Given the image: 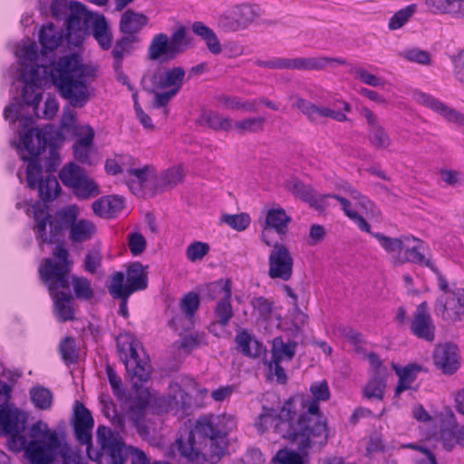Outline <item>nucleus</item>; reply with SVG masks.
I'll list each match as a JSON object with an SVG mask.
<instances>
[{
    "label": "nucleus",
    "mask_w": 464,
    "mask_h": 464,
    "mask_svg": "<svg viewBox=\"0 0 464 464\" xmlns=\"http://www.w3.org/2000/svg\"><path fill=\"white\" fill-rule=\"evenodd\" d=\"M60 132L53 125L30 128L16 145L20 159L26 162L25 180L30 189L38 192L39 200L32 207L35 221L34 231L40 246L55 244L64 247V232L77 220L79 209L75 205L58 209L51 217L47 203L53 202L62 189L53 175L61 163L57 140Z\"/></svg>",
    "instance_id": "f257e3e1"
},
{
    "label": "nucleus",
    "mask_w": 464,
    "mask_h": 464,
    "mask_svg": "<svg viewBox=\"0 0 464 464\" xmlns=\"http://www.w3.org/2000/svg\"><path fill=\"white\" fill-rule=\"evenodd\" d=\"M313 397L305 398L296 394L288 398L280 411L267 406L262 407L259 414L258 429L266 430L268 420L274 424L275 432L281 438L297 445L298 450L306 454L313 444L327 443L329 432L326 419L319 408L320 401L330 398L328 384L325 381L310 386Z\"/></svg>",
    "instance_id": "f03ea898"
},
{
    "label": "nucleus",
    "mask_w": 464,
    "mask_h": 464,
    "mask_svg": "<svg viewBox=\"0 0 464 464\" xmlns=\"http://www.w3.org/2000/svg\"><path fill=\"white\" fill-rule=\"evenodd\" d=\"M52 68L45 65L24 64L20 81L24 83V95L28 98V92H35L34 87H42L43 82L50 77L58 88L61 95L70 100L73 105L86 97L82 91L84 87L79 80L82 65L78 55L70 54L52 62Z\"/></svg>",
    "instance_id": "7ed1b4c3"
},
{
    "label": "nucleus",
    "mask_w": 464,
    "mask_h": 464,
    "mask_svg": "<svg viewBox=\"0 0 464 464\" xmlns=\"http://www.w3.org/2000/svg\"><path fill=\"white\" fill-rule=\"evenodd\" d=\"M53 258L44 259L39 266L40 278L47 284L53 299V312L60 322L74 319L70 272L72 263L66 248L57 246L52 252Z\"/></svg>",
    "instance_id": "20e7f679"
},
{
    "label": "nucleus",
    "mask_w": 464,
    "mask_h": 464,
    "mask_svg": "<svg viewBox=\"0 0 464 464\" xmlns=\"http://www.w3.org/2000/svg\"><path fill=\"white\" fill-rule=\"evenodd\" d=\"M226 434L219 428L218 419L214 416L199 417L193 429L188 430L185 436L181 435L176 440L177 449L179 454L188 461L198 460L199 448L196 445H203L209 440H217L218 436Z\"/></svg>",
    "instance_id": "39448f33"
},
{
    "label": "nucleus",
    "mask_w": 464,
    "mask_h": 464,
    "mask_svg": "<svg viewBox=\"0 0 464 464\" xmlns=\"http://www.w3.org/2000/svg\"><path fill=\"white\" fill-rule=\"evenodd\" d=\"M261 16L258 5L242 3L226 9L218 18V28L227 34L246 30Z\"/></svg>",
    "instance_id": "423d86ee"
},
{
    "label": "nucleus",
    "mask_w": 464,
    "mask_h": 464,
    "mask_svg": "<svg viewBox=\"0 0 464 464\" xmlns=\"http://www.w3.org/2000/svg\"><path fill=\"white\" fill-rule=\"evenodd\" d=\"M97 440L101 450L96 452L92 458L91 450L92 448V437L89 434V459L95 460L97 464H124L126 455L124 454V442L117 432H112L110 428L101 426L97 430Z\"/></svg>",
    "instance_id": "0eeeda50"
},
{
    "label": "nucleus",
    "mask_w": 464,
    "mask_h": 464,
    "mask_svg": "<svg viewBox=\"0 0 464 464\" xmlns=\"http://www.w3.org/2000/svg\"><path fill=\"white\" fill-rule=\"evenodd\" d=\"M26 417L17 408L2 406L0 409V435L9 436L7 448L13 452L25 451L28 443L23 432L25 430Z\"/></svg>",
    "instance_id": "6e6552de"
},
{
    "label": "nucleus",
    "mask_w": 464,
    "mask_h": 464,
    "mask_svg": "<svg viewBox=\"0 0 464 464\" xmlns=\"http://www.w3.org/2000/svg\"><path fill=\"white\" fill-rule=\"evenodd\" d=\"M186 78V71L181 66H174L165 70L157 69L149 77L151 86L145 85V78L142 79L141 83L143 89L147 92H155V89L174 91L179 93L181 90Z\"/></svg>",
    "instance_id": "1a4fd4ad"
},
{
    "label": "nucleus",
    "mask_w": 464,
    "mask_h": 464,
    "mask_svg": "<svg viewBox=\"0 0 464 464\" xmlns=\"http://www.w3.org/2000/svg\"><path fill=\"white\" fill-rule=\"evenodd\" d=\"M62 442L55 431L47 436V442L32 440L25 448V457L32 464H50L58 455Z\"/></svg>",
    "instance_id": "9d476101"
},
{
    "label": "nucleus",
    "mask_w": 464,
    "mask_h": 464,
    "mask_svg": "<svg viewBox=\"0 0 464 464\" xmlns=\"http://www.w3.org/2000/svg\"><path fill=\"white\" fill-rule=\"evenodd\" d=\"M294 258L285 245L275 243L268 257V276L288 281L293 276Z\"/></svg>",
    "instance_id": "9b49d317"
},
{
    "label": "nucleus",
    "mask_w": 464,
    "mask_h": 464,
    "mask_svg": "<svg viewBox=\"0 0 464 464\" xmlns=\"http://www.w3.org/2000/svg\"><path fill=\"white\" fill-rule=\"evenodd\" d=\"M119 276L121 277L120 286L122 291L126 292L127 295H131L136 291L144 290L148 286V277L144 271V267L138 261L131 263L127 267L126 285H124V273L121 271L113 273L110 276V280L107 285H114L116 283L117 277L119 278Z\"/></svg>",
    "instance_id": "f8f14e48"
},
{
    "label": "nucleus",
    "mask_w": 464,
    "mask_h": 464,
    "mask_svg": "<svg viewBox=\"0 0 464 464\" xmlns=\"http://www.w3.org/2000/svg\"><path fill=\"white\" fill-rule=\"evenodd\" d=\"M434 313L448 323L461 320L464 316V290L452 293L450 300L444 296L438 297L434 304Z\"/></svg>",
    "instance_id": "ddd939ff"
},
{
    "label": "nucleus",
    "mask_w": 464,
    "mask_h": 464,
    "mask_svg": "<svg viewBox=\"0 0 464 464\" xmlns=\"http://www.w3.org/2000/svg\"><path fill=\"white\" fill-rule=\"evenodd\" d=\"M411 332L419 339L432 343L435 340V325L429 312L428 303H420L413 314L411 322Z\"/></svg>",
    "instance_id": "4468645a"
},
{
    "label": "nucleus",
    "mask_w": 464,
    "mask_h": 464,
    "mask_svg": "<svg viewBox=\"0 0 464 464\" xmlns=\"http://www.w3.org/2000/svg\"><path fill=\"white\" fill-rule=\"evenodd\" d=\"M433 362L444 374L451 375L459 367L458 346L451 343L438 344L433 352Z\"/></svg>",
    "instance_id": "2eb2a0df"
},
{
    "label": "nucleus",
    "mask_w": 464,
    "mask_h": 464,
    "mask_svg": "<svg viewBox=\"0 0 464 464\" xmlns=\"http://www.w3.org/2000/svg\"><path fill=\"white\" fill-rule=\"evenodd\" d=\"M125 368L132 389L138 391L150 379L152 367L149 357L143 353L126 362Z\"/></svg>",
    "instance_id": "dca6fc26"
},
{
    "label": "nucleus",
    "mask_w": 464,
    "mask_h": 464,
    "mask_svg": "<svg viewBox=\"0 0 464 464\" xmlns=\"http://www.w3.org/2000/svg\"><path fill=\"white\" fill-rule=\"evenodd\" d=\"M414 97L419 103L437 112L447 121L459 126H464V113L448 106L444 102L425 92H416Z\"/></svg>",
    "instance_id": "f3484780"
},
{
    "label": "nucleus",
    "mask_w": 464,
    "mask_h": 464,
    "mask_svg": "<svg viewBox=\"0 0 464 464\" xmlns=\"http://www.w3.org/2000/svg\"><path fill=\"white\" fill-rule=\"evenodd\" d=\"M334 63L341 65L346 64V61L342 58H334L327 56L295 57L287 58L286 70L322 71L328 64Z\"/></svg>",
    "instance_id": "a211bd4d"
},
{
    "label": "nucleus",
    "mask_w": 464,
    "mask_h": 464,
    "mask_svg": "<svg viewBox=\"0 0 464 464\" xmlns=\"http://www.w3.org/2000/svg\"><path fill=\"white\" fill-rule=\"evenodd\" d=\"M89 28L102 50L111 47L112 33L104 14L89 10Z\"/></svg>",
    "instance_id": "6ab92c4d"
},
{
    "label": "nucleus",
    "mask_w": 464,
    "mask_h": 464,
    "mask_svg": "<svg viewBox=\"0 0 464 464\" xmlns=\"http://www.w3.org/2000/svg\"><path fill=\"white\" fill-rule=\"evenodd\" d=\"M125 207V199L121 196H102L92 204L93 213L105 219L114 218Z\"/></svg>",
    "instance_id": "aec40b11"
},
{
    "label": "nucleus",
    "mask_w": 464,
    "mask_h": 464,
    "mask_svg": "<svg viewBox=\"0 0 464 464\" xmlns=\"http://www.w3.org/2000/svg\"><path fill=\"white\" fill-rule=\"evenodd\" d=\"M196 448H199L198 460L200 458L208 462L209 464H217L225 455L227 448V434L218 436L217 440H209L208 442H204L203 445H196Z\"/></svg>",
    "instance_id": "412c9836"
},
{
    "label": "nucleus",
    "mask_w": 464,
    "mask_h": 464,
    "mask_svg": "<svg viewBox=\"0 0 464 464\" xmlns=\"http://www.w3.org/2000/svg\"><path fill=\"white\" fill-rule=\"evenodd\" d=\"M149 17L132 9L126 10L121 17L119 30L122 34L139 36V33L148 24Z\"/></svg>",
    "instance_id": "4be33fe9"
},
{
    "label": "nucleus",
    "mask_w": 464,
    "mask_h": 464,
    "mask_svg": "<svg viewBox=\"0 0 464 464\" xmlns=\"http://www.w3.org/2000/svg\"><path fill=\"white\" fill-rule=\"evenodd\" d=\"M59 178L66 187L72 188L87 187V178L84 174V169L72 161L62 168L59 172Z\"/></svg>",
    "instance_id": "5701e85b"
},
{
    "label": "nucleus",
    "mask_w": 464,
    "mask_h": 464,
    "mask_svg": "<svg viewBox=\"0 0 464 464\" xmlns=\"http://www.w3.org/2000/svg\"><path fill=\"white\" fill-rule=\"evenodd\" d=\"M235 342L237 350L245 356L257 358L264 352L262 343L250 335L246 329L237 333Z\"/></svg>",
    "instance_id": "b1692460"
},
{
    "label": "nucleus",
    "mask_w": 464,
    "mask_h": 464,
    "mask_svg": "<svg viewBox=\"0 0 464 464\" xmlns=\"http://www.w3.org/2000/svg\"><path fill=\"white\" fill-rule=\"evenodd\" d=\"M71 422L77 441L87 445V408L79 401H75Z\"/></svg>",
    "instance_id": "393cba45"
},
{
    "label": "nucleus",
    "mask_w": 464,
    "mask_h": 464,
    "mask_svg": "<svg viewBox=\"0 0 464 464\" xmlns=\"http://www.w3.org/2000/svg\"><path fill=\"white\" fill-rule=\"evenodd\" d=\"M392 368L399 377V382L394 391V396L399 397L403 391L411 389V384L416 380L417 372L421 371V366L416 363H411L401 368L392 362Z\"/></svg>",
    "instance_id": "a878e982"
},
{
    "label": "nucleus",
    "mask_w": 464,
    "mask_h": 464,
    "mask_svg": "<svg viewBox=\"0 0 464 464\" xmlns=\"http://www.w3.org/2000/svg\"><path fill=\"white\" fill-rule=\"evenodd\" d=\"M413 242L416 243L413 246H410V243L405 244L403 250L404 254L401 256H396L395 261L398 264L411 262L422 266H427L430 269H434V265L430 259L426 258L423 253H421V249L423 248L421 241L417 238V241Z\"/></svg>",
    "instance_id": "bb28decb"
},
{
    "label": "nucleus",
    "mask_w": 464,
    "mask_h": 464,
    "mask_svg": "<svg viewBox=\"0 0 464 464\" xmlns=\"http://www.w3.org/2000/svg\"><path fill=\"white\" fill-rule=\"evenodd\" d=\"M140 42V38L139 36H129L126 34L116 40L111 51L115 70L121 68L124 55L130 54L134 49V44Z\"/></svg>",
    "instance_id": "cd10ccee"
},
{
    "label": "nucleus",
    "mask_w": 464,
    "mask_h": 464,
    "mask_svg": "<svg viewBox=\"0 0 464 464\" xmlns=\"http://www.w3.org/2000/svg\"><path fill=\"white\" fill-rule=\"evenodd\" d=\"M170 50L169 36L163 33L157 34L151 39L148 48L149 59L156 61L165 55L167 60H174L175 56Z\"/></svg>",
    "instance_id": "c85d7f7f"
},
{
    "label": "nucleus",
    "mask_w": 464,
    "mask_h": 464,
    "mask_svg": "<svg viewBox=\"0 0 464 464\" xmlns=\"http://www.w3.org/2000/svg\"><path fill=\"white\" fill-rule=\"evenodd\" d=\"M65 40L62 29L56 28L52 23L43 26L39 33V42L43 50L53 51Z\"/></svg>",
    "instance_id": "c756f323"
},
{
    "label": "nucleus",
    "mask_w": 464,
    "mask_h": 464,
    "mask_svg": "<svg viewBox=\"0 0 464 464\" xmlns=\"http://www.w3.org/2000/svg\"><path fill=\"white\" fill-rule=\"evenodd\" d=\"M372 236L379 241L381 246L388 254L392 256L397 254V256H401V251L404 250L406 243L417 241L414 237H390L382 233L372 234Z\"/></svg>",
    "instance_id": "7c9ffc66"
},
{
    "label": "nucleus",
    "mask_w": 464,
    "mask_h": 464,
    "mask_svg": "<svg viewBox=\"0 0 464 464\" xmlns=\"http://www.w3.org/2000/svg\"><path fill=\"white\" fill-rule=\"evenodd\" d=\"M117 352L121 362L126 364L130 359L139 355V343L128 333L121 334L116 338Z\"/></svg>",
    "instance_id": "2f4dec72"
},
{
    "label": "nucleus",
    "mask_w": 464,
    "mask_h": 464,
    "mask_svg": "<svg viewBox=\"0 0 464 464\" xmlns=\"http://www.w3.org/2000/svg\"><path fill=\"white\" fill-rule=\"evenodd\" d=\"M169 41L175 58L192 46V37L184 25H179L169 37Z\"/></svg>",
    "instance_id": "473e14b6"
},
{
    "label": "nucleus",
    "mask_w": 464,
    "mask_h": 464,
    "mask_svg": "<svg viewBox=\"0 0 464 464\" xmlns=\"http://www.w3.org/2000/svg\"><path fill=\"white\" fill-rule=\"evenodd\" d=\"M192 31L205 41L208 51L213 54H219L222 51L220 42L216 33L202 22H195L192 24Z\"/></svg>",
    "instance_id": "72a5a7b5"
},
{
    "label": "nucleus",
    "mask_w": 464,
    "mask_h": 464,
    "mask_svg": "<svg viewBox=\"0 0 464 464\" xmlns=\"http://www.w3.org/2000/svg\"><path fill=\"white\" fill-rule=\"evenodd\" d=\"M203 298L213 301L218 297H232V281L227 278L225 281L222 279L208 284L202 290Z\"/></svg>",
    "instance_id": "f704fd0d"
},
{
    "label": "nucleus",
    "mask_w": 464,
    "mask_h": 464,
    "mask_svg": "<svg viewBox=\"0 0 464 464\" xmlns=\"http://www.w3.org/2000/svg\"><path fill=\"white\" fill-rule=\"evenodd\" d=\"M291 218L286 215L285 211L279 208L268 210L266 218V227L274 229L279 235H285Z\"/></svg>",
    "instance_id": "c9c22d12"
},
{
    "label": "nucleus",
    "mask_w": 464,
    "mask_h": 464,
    "mask_svg": "<svg viewBox=\"0 0 464 464\" xmlns=\"http://www.w3.org/2000/svg\"><path fill=\"white\" fill-rule=\"evenodd\" d=\"M196 122L200 126H207L216 131L228 130L231 128V120L229 118H222L213 111H203Z\"/></svg>",
    "instance_id": "e433bc0d"
},
{
    "label": "nucleus",
    "mask_w": 464,
    "mask_h": 464,
    "mask_svg": "<svg viewBox=\"0 0 464 464\" xmlns=\"http://www.w3.org/2000/svg\"><path fill=\"white\" fill-rule=\"evenodd\" d=\"M387 376L381 374H372L366 385L362 389V394L367 399H377L382 401L387 386Z\"/></svg>",
    "instance_id": "4c0bfd02"
},
{
    "label": "nucleus",
    "mask_w": 464,
    "mask_h": 464,
    "mask_svg": "<svg viewBox=\"0 0 464 464\" xmlns=\"http://www.w3.org/2000/svg\"><path fill=\"white\" fill-rule=\"evenodd\" d=\"M82 15L69 14L65 19L66 34L65 41L68 45L77 47L82 44L83 37L81 35Z\"/></svg>",
    "instance_id": "58836bf2"
},
{
    "label": "nucleus",
    "mask_w": 464,
    "mask_h": 464,
    "mask_svg": "<svg viewBox=\"0 0 464 464\" xmlns=\"http://www.w3.org/2000/svg\"><path fill=\"white\" fill-rule=\"evenodd\" d=\"M285 188L295 198L307 202L312 199V194L314 188L308 184L304 183L296 177H292L285 182Z\"/></svg>",
    "instance_id": "ea45409f"
},
{
    "label": "nucleus",
    "mask_w": 464,
    "mask_h": 464,
    "mask_svg": "<svg viewBox=\"0 0 464 464\" xmlns=\"http://www.w3.org/2000/svg\"><path fill=\"white\" fill-rule=\"evenodd\" d=\"M250 305L253 309L252 314L256 316L257 320L266 322L270 319L275 304L265 296H253L250 299Z\"/></svg>",
    "instance_id": "a19ab883"
},
{
    "label": "nucleus",
    "mask_w": 464,
    "mask_h": 464,
    "mask_svg": "<svg viewBox=\"0 0 464 464\" xmlns=\"http://www.w3.org/2000/svg\"><path fill=\"white\" fill-rule=\"evenodd\" d=\"M295 346L296 343L295 342L289 341L287 343H284L282 337L275 338L273 340L271 360L281 362L285 358L286 360L291 361L295 354Z\"/></svg>",
    "instance_id": "79ce46f5"
},
{
    "label": "nucleus",
    "mask_w": 464,
    "mask_h": 464,
    "mask_svg": "<svg viewBox=\"0 0 464 464\" xmlns=\"http://www.w3.org/2000/svg\"><path fill=\"white\" fill-rule=\"evenodd\" d=\"M215 324L226 327L228 325L230 320L234 316V312L231 304V297H221L216 304L213 311Z\"/></svg>",
    "instance_id": "37998d69"
},
{
    "label": "nucleus",
    "mask_w": 464,
    "mask_h": 464,
    "mask_svg": "<svg viewBox=\"0 0 464 464\" xmlns=\"http://www.w3.org/2000/svg\"><path fill=\"white\" fill-rule=\"evenodd\" d=\"M30 399L34 406L42 411L50 409L53 404L52 392L41 385L34 386L30 390Z\"/></svg>",
    "instance_id": "c03bdc74"
},
{
    "label": "nucleus",
    "mask_w": 464,
    "mask_h": 464,
    "mask_svg": "<svg viewBox=\"0 0 464 464\" xmlns=\"http://www.w3.org/2000/svg\"><path fill=\"white\" fill-rule=\"evenodd\" d=\"M179 340L176 342L177 348L188 353L192 350L201 346L207 345L205 334L200 333H190L189 334H183L179 333Z\"/></svg>",
    "instance_id": "a18cd8bd"
},
{
    "label": "nucleus",
    "mask_w": 464,
    "mask_h": 464,
    "mask_svg": "<svg viewBox=\"0 0 464 464\" xmlns=\"http://www.w3.org/2000/svg\"><path fill=\"white\" fill-rule=\"evenodd\" d=\"M368 140L370 144L376 150H386L392 143L389 134L380 124L369 129Z\"/></svg>",
    "instance_id": "49530a36"
},
{
    "label": "nucleus",
    "mask_w": 464,
    "mask_h": 464,
    "mask_svg": "<svg viewBox=\"0 0 464 464\" xmlns=\"http://www.w3.org/2000/svg\"><path fill=\"white\" fill-rule=\"evenodd\" d=\"M58 455L62 458V464H87L81 450L72 448L68 443H62Z\"/></svg>",
    "instance_id": "de8ad7c7"
},
{
    "label": "nucleus",
    "mask_w": 464,
    "mask_h": 464,
    "mask_svg": "<svg viewBox=\"0 0 464 464\" xmlns=\"http://www.w3.org/2000/svg\"><path fill=\"white\" fill-rule=\"evenodd\" d=\"M171 319L169 321L168 324L179 334L187 332L194 324V317L188 316L186 313L171 310Z\"/></svg>",
    "instance_id": "09e8293b"
},
{
    "label": "nucleus",
    "mask_w": 464,
    "mask_h": 464,
    "mask_svg": "<svg viewBox=\"0 0 464 464\" xmlns=\"http://www.w3.org/2000/svg\"><path fill=\"white\" fill-rule=\"evenodd\" d=\"M121 279V276L117 277L116 283L114 285H107V288L112 298L121 300L118 313L124 318H127L129 316L127 304L130 295H127L126 292L121 290L120 286Z\"/></svg>",
    "instance_id": "8fccbe9b"
},
{
    "label": "nucleus",
    "mask_w": 464,
    "mask_h": 464,
    "mask_svg": "<svg viewBox=\"0 0 464 464\" xmlns=\"http://www.w3.org/2000/svg\"><path fill=\"white\" fill-rule=\"evenodd\" d=\"M106 373L109 382L111 386L113 394L123 402H126L130 399V395L127 393L122 386L121 378L117 375L116 372L110 366L106 367Z\"/></svg>",
    "instance_id": "3c124183"
},
{
    "label": "nucleus",
    "mask_w": 464,
    "mask_h": 464,
    "mask_svg": "<svg viewBox=\"0 0 464 464\" xmlns=\"http://www.w3.org/2000/svg\"><path fill=\"white\" fill-rule=\"evenodd\" d=\"M339 189L343 191L347 196L356 200L357 205L365 211H372L374 204L363 196L360 191L352 187L349 183H343L339 186Z\"/></svg>",
    "instance_id": "603ef678"
},
{
    "label": "nucleus",
    "mask_w": 464,
    "mask_h": 464,
    "mask_svg": "<svg viewBox=\"0 0 464 464\" xmlns=\"http://www.w3.org/2000/svg\"><path fill=\"white\" fill-rule=\"evenodd\" d=\"M416 11V5H409L404 8L397 11L389 21V28L397 30L402 27Z\"/></svg>",
    "instance_id": "864d4df0"
},
{
    "label": "nucleus",
    "mask_w": 464,
    "mask_h": 464,
    "mask_svg": "<svg viewBox=\"0 0 464 464\" xmlns=\"http://www.w3.org/2000/svg\"><path fill=\"white\" fill-rule=\"evenodd\" d=\"M59 351L66 364L75 363L78 360V353L75 349L73 338L65 337L59 345Z\"/></svg>",
    "instance_id": "5fc2aeb1"
},
{
    "label": "nucleus",
    "mask_w": 464,
    "mask_h": 464,
    "mask_svg": "<svg viewBox=\"0 0 464 464\" xmlns=\"http://www.w3.org/2000/svg\"><path fill=\"white\" fill-rule=\"evenodd\" d=\"M221 221L235 230L243 231L249 226L250 217L246 213L236 215L225 214L222 215Z\"/></svg>",
    "instance_id": "6e6d98bb"
},
{
    "label": "nucleus",
    "mask_w": 464,
    "mask_h": 464,
    "mask_svg": "<svg viewBox=\"0 0 464 464\" xmlns=\"http://www.w3.org/2000/svg\"><path fill=\"white\" fill-rule=\"evenodd\" d=\"M265 121L266 119L264 117L247 118L236 121L235 127L240 132H259L263 130Z\"/></svg>",
    "instance_id": "4d7b16f0"
},
{
    "label": "nucleus",
    "mask_w": 464,
    "mask_h": 464,
    "mask_svg": "<svg viewBox=\"0 0 464 464\" xmlns=\"http://www.w3.org/2000/svg\"><path fill=\"white\" fill-rule=\"evenodd\" d=\"M273 462L278 464H304L303 456L294 450H279L275 457Z\"/></svg>",
    "instance_id": "13d9d810"
},
{
    "label": "nucleus",
    "mask_w": 464,
    "mask_h": 464,
    "mask_svg": "<svg viewBox=\"0 0 464 464\" xmlns=\"http://www.w3.org/2000/svg\"><path fill=\"white\" fill-rule=\"evenodd\" d=\"M199 306V297L195 292L186 294L179 303L180 311L186 313L188 316L195 315Z\"/></svg>",
    "instance_id": "bf43d9fd"
},
{
    "label": "nucleus",
    "mask_w": 464,
    "mask_h": 464,
    "mask_svg": "<svg viewBox=\"0 0 464 464\" xmlns=\"http://www.w3.org/2000/svg\"><path fill=\"white\" fill-rule=\"evenodd\" d=\"M400 55L411 63L422 65H429L431 62L430 53L418 48L405 50Z\"/></svg>",
    "instance_id": "052dcab7"
},
{
    "label": "nucleus",
    "mask_w": 464,
    "mask_h": 464,
    "mask_svg": "<svg viewBox=\"0 0 464 464\" xmlns=\"http://www.w3.org/2000/svg\"><path fill=\"white\" fill-rule=\"evenodd\" d=\"M128 246L132 256H140L144 252L147 241L140 232H131L128 235Z\"/></svg>",
    "instance_id": "680f3d73"
},
{
    "label": "nucleus",
    "mask_w": 464,
    "mask_h": 464,
    "mask_svg": "<svg viewBox=\"0 0 464 464\" xmlns=\"http://www.w3.org/2000/svg\"><path fill=\"white\" fill-rule=\"evenodd\" d=\"M440 440L447 450H452L455 444H459V430L457 428L440 427Z\"/></svg>",
    "instance_id": "e2e57ef3"
},
{
    "label": "nucleus",
    "mask_w": 464,
    "mask_h": 464,
    "mask_svg": "<svg viewBox=\"0 0 464 464\" xmlns=\"http://www.w3.org/2000/svg\"><path fill=\"white\" fill-rule=\"evenodd\" d=\"M209 251V246L207 243L196 241L190 244L186 250L188 260L194 262L201 260Z\"/></svg>",
    "instance_id": "0e129e2a"
},
{
    "label": "nucleus",
    "mask_w": 464,
    "mask_h": 464,
    "mask_svg": "<svg viewBox=\"0 0 464 464\" xmlns=\"http://www.w3.org/2000/svg\"><path fill=\"white\" fill-rule=\"evenodd\" d=\"M70 231V239L74 242H82L87 237V221L85 219H82L77 222V220L69 228Z\"/></svg>",
    "instance_id": "69168bd1"
},
{
    "label": "nucleus",
    "mask_w": 464,
    "mask_h": 464,
    "mask_svg": "<svg viewBox=\"0 0 464 464\" xmlns=\"http://www.w3.org/2000/svg\"><path fill=\"white\" fill-rule=\"evenodd\" d=\"M444 13L464 14V0H439Z\"/></svg>",
    "instance_id": "338daca9"
},
{
    "label": "nucleus",
    "mask_w": 464,
    "mask_h": 464,
    "mask_svg": "<svg viewBox=\"0 0 464 464\" xmlns=\"http://www.w3.org/2000/svg\"><path fill=\"white\" fill-rule=\"evenodd\" d=\"M124 454L126 457L130 455L131 464H152L145 452L138 448L132 446H126L124 444Z\"/></svg>",
    "instance_id": "774afa93"
}]
</instances>
